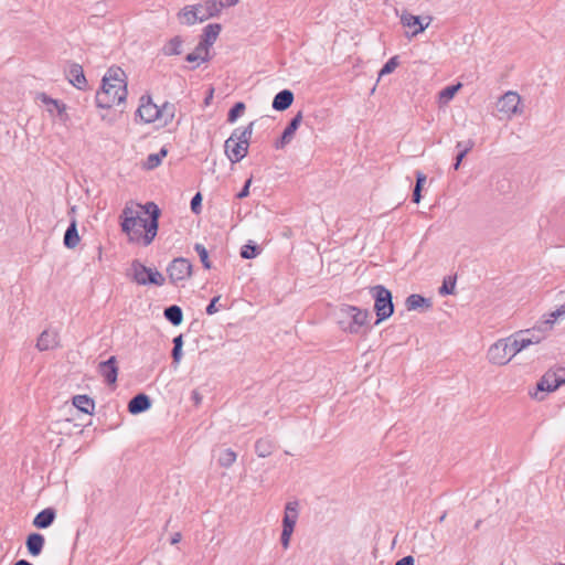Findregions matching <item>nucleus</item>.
Returning a JSON list of instances; mask_svg holds the SVG:
<instances>
[{
	"instance_id": "43",
	"label": "nucleus",
	"mask_w": 565,
	"mask_h": 565,
	"mask_svg": "<svg viewBox=\"0 0 565 565\" xmlns=\"http://www.w3.org/2000/svg\"><path fill=\"white\" fill-rule=\"evenodd\" d=\"M202 200H203V198H202L201 192H196L194 194V196L192 198L190 206H191V211L194 214H200L201 213V211H202Z\"/></svg>"
},
{
	"instance_id": "41",
	"label": "nucleus",
	"mask_w": 565,
	"mask_h": 565,
	"mask_svg": "<svg viewBox=\"0 0 565 565\" xmlns=\"http://www.w3.org/2000/svg\"><path fill=\"white\" fill-rule=\"evenodd\" d=\"M193 53L195 54V56H199V64L210 60V47L202 44L201 42L198 43Z\"/></svg>"
},
{
	"instance_id": "51",
	"label": "nucleus",
	"mask_w": 565,
	"mask_h": 565,
	"mask_svg": "<svg viewBox=\"0 0 565 565\" xmlns=\"http://www.w3.org/2000/svg\"><path fill=\"white\" fill-rule=\"evenodd\" d=\"M172 349L170 351V355H171V359H172V362H171V365H175L177 364V354H178V351H177V337L172 339Z\"/></svg>"
},
{
	"instance_id": "24",
	"label": "nucleus",
	"mask_w": 565,
	"mask_h": 565,
	"mask_svg": "<svg viewBox=\"0 0 565 565\" xmlns=\"http://www.w3.org/2000/svg\"><path fill=\"white\" fill-rule=\"evenodd\" d=\"M196 11L199 12V22H203L210 18L217 17L221 11L217 8L215 1L206 0L204 3L195 4Z\"/></svg>"
},
{
	"instance_id": "2",
	"label": "nucleus",
	"mask_w": 565,
	"mask_h": 565,
	"mask_svg": "<svg viewBox=\"0 0 565 565\" xmlns=\"http://www.w3.org/2000/svg\"><path fill=\"white\" fill-rule=\"evenodd\" d=\"M102 83V88L96 93L97 107L108 109L126 100L127 84L120 67H110Z\"/></svg>"
},
{
	"instance_id": "62",
	"label": "nucleus",
	"mask_w": 565,
	"mask_h": 565,
	"mask_svg": "<svg viewBox=\"0 0 565 565\" xmlns=\"http://www.w3.org/2000/svg\"><path fill=\"white\" fill-rule=\"evenodd\" d=\"M212 96H213V89H211L210 95H207V98H205V102L207 103L209 98H211Z\"/></svg>"
},
{
	"instance_id": "22",
	"label": "nucleus",
	"mask_w": 565,
	"mask_h": 565,
	"mask_svg": "<svg viewBox=\"0 0 565 565\" xmlns=\"http://www.w3.org/2000/svg\"><path fill=\"white\" fill-rule=\"evenodd\" d=\"M222 31V25L220 23H210L204 29L200 36V42L207 47H211L215 41L217 40L220 33Z\"/></svg>"
},
{
	"instance_id": "1",
	"label": "nucleus",
	"mask_w": 565,
	"mask_h": 565,
	"mask_svg": "<svg viewBox=\"0 0 565 565\" xmlns=\"http://www.w3.org/2000/svg\"><path fill=\"white\" fill-rule=\"evenodd\" d=\"M142 210L148 214V218L141 217L138 214L135 215L134 210L126 206L120 216L122 218L120 225L130 242L141 243L143 246H148L152 243L158 233L161 211L153 202H147L142 205Z\"/></svg>"
},
{
	"instance_id": "45",
	"label": "nucleus",
	"mask_w": 565,
	"mask_h": 565,
	"mask_svg": "<svg viewBox=\"0 0 565 565\" xmlns=\"http://www.w3.org/2000/svg\"><path fill=\"white\" fill-rule=\"evenodd\" d=\"M252 182H253V178L250 177V178H248V179L245 181V183H244L243 188H242V189H241V191L236 194V199H238V200H243V199H245V198H247V196L249 195V188H250Z\"/></svg>"
},
{
	"instance_id": "25",
	"label": "nucleus",
	"mask_w": 565,
	"mask_h": 565,
	"mask_svg": "<svg viewBox=\"0 0 565 565\" xmlns=\"http://www.w3.org/2000/svg\"><path fill=\"white\" fill-rule=\"evenodd\" d=\"M405 306L407 310H428L431 308L433 303L429 298H425L418 294H412L406 298Z\"/></svg>"
},
{
	"instance_id": "14",
	"label": "nucleus",
	"mask_w": 565,
	"mask_h": 565,
	"mask_svg": "<svg viewBox=\"0 0 565 565\" xmlns=\"http://www.w3.org/2000/svg\"><path fill=\"white\" fill-rule=\"evenodd\" d=\"M99 373L104 376L107 384H115L118 376V367L116 356L111 355L108 360L103 361L98 365Z\"/></svg>"
},
{
	"instance_id": "11",
	"label": "nucleus",
	"mask_w": 565,
	"mask_h": 565,
	"mask_svg": "<svg viewBox=\"0 0 565 565\" xmlns=\"http://www.w3.org/2000/svg\"><path fill=\"white\" fill-rule=\"evenodd\" d=\"M531 331L527 330H521L508 338H505V341L508 343V348L510 350V356H514L516 353H519L521 350L527 348L531 344L532 339H530Z\"/></svg>"
},
{
	"instance_id": "46",
	"label": "nucleus",
	"mask_w": 565,
	"mask_h": 565,
	"mask_svg": "<svg viewBox=\"0 0 565 565\" xmlns=\"http://www.w3.org/2000/svg\"><path fill=\"white\" fill-rule=\"evenodd\" d=\"M292 533H294L292 530L282 529L281 535H280V543H281L284 548H288L289 547L290 539H291Z\"/></svg>"
},
{
	"instance_id": "48",
	"label": "nucleus",
	"mask_w": 565,
	"mask_h": 565,
	"mask_svg": "<svg viewBox=\"0 0 565 565\" xmlns=\"http://www.w3.org/2000/svg\"><path fill=\"white\" fill-rule=\"evenodd\" d=\"M563 316H565V302L559 308H557L555 311H553L550 315V317L552 319L546 320L544 323L552 324L557 318L563 317Z\"/></svg>"
},
{
	"instance_id": "49",
	"label": "nucleus",
	"mask_w": 565,
	"mask_h": 565,
	"mask_svg": "<svg viewBox=\"0 0 565 565\" xmlns=\"http://www.w3.org/2000/svg\"><path fill=\"white\" fill-rule=\"evenodd\" d=\"M220 299L221 296H215L210 300V303L206 306L205 309L207 315H214L215 312H217L218 309L216 307V303L218 302Z\"/></svg>"
},
{
	"instance_id": "27",
	"label": "nucleus",
	"mask_w": 565,
	"mask_h": 565,
	"mask_svg": "<svg viewBox=\"0 0 565 565\" xmlns=\"http://www.w3.org/2000/svg\"><path fill=\"white\" fill-rule=\"evenodd\" d=\"M73 405L81 412L92 415L95 409V402L88 395H75L73 397Z\"/></svg>"
},
{
	"instance_id": "15",
	"label": "nucleus",
	"mask_w": 565,
	"mask_h": 565,
	"mask_svg": "<svg viewBox=\"0 0 565 565\" xmlns=\"http://www.w3.org/2000/svg\"><path fill=\"white\" fill-rule=\"evenodd\" d=\"M151 398L145 393H138L128 403V412L131 415H138L151 408Z\"/></svg>"
},
{
	"instance_id": "28",
	"label": "nucleus",
	"mask_w": 565,
	"mask_h": 565,
	"mask_svg": "<svg viewBox=\"0 0 565 565\" xmlns=\"http://www.w3.org/2000/svg\"><path fill=\"white\" fill-rule=\"evenodd\" d=\"M276 448V444L273 439L265 437L259 438L255 443V452L260 458H266L273 454Z\"/></svg>"
},
{
	"instance_id": "53",
	"label": "nucleus",
	"mask_w": 565,
	"mask_h": 565,
	"mask_svg": "<svg viewBox=\"0 0 565 565\" xmlns=\"http://www.w3.org/2000/svg\"><path fill=\"white\" fill-rule=\"evenodd\" d=\"M530 331H531L530 339H532L531 344L540 343L542 340V337L540 334H536L535 330H530Z\"/></svg>"
},
{
	"instance_id": "20",
	"label": "nucleus",
	"mask_w": 565,
	"mask_h": 565,
	"mask_svg": "<svg viewBox=\"0 0 565 565\" xmlns=\"http://www.w3.org/2000/svg\"><path fill=\"white\" fill-rule=\"evenodd\" d=\"M473 147H475V140H472V139L457 141L456 147H455L457 150V154L455 157V162L452 163V169L455 171L460 169L462 160L473 149Z\"/></svg>"
},
{
	"instance_id": "4",
	"label": "nucleus",
	"mask_w": 565,
	"mask_h": 565,
	"mask_svg": "<svg viewBox=\"0 0 565 565\" xmlns=\"http://www.w3.org/2000/svg\"><path fill=\"white\" fill-rule=\"evenodd\" d=\"M370 294L374 299V312L376 315L375 324L387 320L394 313L393 295L390 289L383 285L370 287Z\"/></svg>"
},
{
	"instance_id": "10",
	"label": "nucleus",
	"mask_w": 565,
	"mask_h": 565,
	"mask_svg": "<svg viewBox=\"0 0 565 565\" xmlns=\"http://www.w3.org/2000/svg\"><path fill=\"white\" fill-rule=\"evenodd\" d=\"M302 120L301 111L297 113L290 121L287 124L284 129L281 136L275 141L274 147L276 149H284L287 145H289L295 136V132L299 128Z\"/></svg>"
},
{
	"instance_id": "36",
	"label": "nucleus",
	"mask_w": 565,
	"mask_h": 565,
	"mask_svg": "<svg viewBox=\"0 0 565 565\" xmlns=\"http://www.w3.org/2000/svg\"><path fill=\"white\" fill-rule=\"evenodd\" d=\"M460 87L461 84L446 86L439 92V99L444 103L451 100Z\"/></svg>"
},
{
	"instance_id": "6",
	"label": "nucleus",
	"mask_w": 565,
	"mask_h": 565,
	"mask_svg": "<svg viewBox=\"0 0 565 565\" xmlns=\"http://www.w3.org/2000/svg\"><path fill=\"white\" fill-rule=\"evenodd\" d=\"M563 384H565V369L548 370L536 383V391L532 394V397L543 401L544 393L554 392Z\"/></svg>"
},
{
	"instance_id": "7",
	"label": "nucleus",
	"mask_w": 565,
	"mask_h": 565,
	"mask_svg": "<svg viewBox=\"0 0 565 565\" xmlns=\"http://www.w3.org/2000/svg\"><path fill=\"white\" fill-rule=\"evenodd\" d=\"M131 270L134 280L139 285L161 286L164 282V277L158 270L146 267L137 259L132 262Z\"/></svg>"
},
{
	"instance_id": "23",
	"label": "nucleus",
	"mask_w": 565,
	"mask_h": 565,
	"mask_svg": "<svg viewBox=\"0 0 565 565\" xmlns=\"http://www.w3.org/2000/svg\"><path fill=\"white\" fill-rule=\"evenodd\" d=\"M56 518V511L53 508H46L40 511L33 519V525L36 529H47Z\"/></svg>"
},
{
	"instance_id": "52",
	"label": "nucleus",
	"mask_w": 565,
	"mask_h": 565,
	"mask_svg": "<svg viewBox=\"0 0 565 565\" xmlns=\"http://www.w3.org/2000/svg\"><path fill=\"white\" fill-rule=\"evenodd\" d=\"M191 399H192L193 404L195 406H198L202 402V396H201V394L198 391L194 390L191 393Z\"/></svg>"
},
{
	"instance_id": "34",
	"label": "nucleus",
	"mask_w": 565,
	"mask_h": 565,
	"mask_svg": "<svg viewBox=\"0 0 565 565\" xmlns=\"http://www.w3.org/2000/svg\"><path fill=\"white\" fill-rule=\"evenodd\" d=\"M456 288V276H447L444 278L441 286L438 289L440 296L454 295Z\"/></svg>"
},
{
	"instance_id": "63",
	"label": "nucleus",
	"mask_w": 565,
	"mask_h": 565,
	"mask_svg": "<svg viewBox=\"0 0 565 565\" xmlns=\"http://www.w3.org/2000/svg\"><path fill=\"white\" fill-rule=\"evenodd\" d=\"M555 565H565V564H563V563H556Z\"/></svg>"
},
{
	"instance_id": "47",
	"label": "nucleus",
	"mask_w": 565,
	"mask_h": 565,
	"mask_svg": "<svg viewBox=\"0 0 565 565\" xmlns=\"http://www.w3.org/2000/svg\"><path fill=\"white\" fill-rule=\"evenodd\" d=\"M166 55L177 54V36L172 38L167 45L162 49Z\"/></svg>"
},
{
	"instance_id": "16",
	"label": "nucleus",
	"mask_w": 565,
	"mask_h": 565,
	"mask_svg": "<svg viewBox=\"0 0 565 565\" xmlns=\"http://www.w3.org/2000/svg\"><path fill=\"white\" fill-rule=\"evenodd\" d=\"M60 345V338L56 331L44 330L36 341V349L39 351L53 350Z\"/></svg>"
},
{
	"instance_id": "58",
	"label": "nucleus",
	"mask_w": 565,
	"mask_h": 565,
	"mask_svg": "<svg viewBox=\"0 0 565 565\" xmlns=\"http://www.w3.org/2000/svg\"><path fill=\"white\" fill-rule=\"evenodd\" d=\"M170 544L175 545L177 544V533L171 534L169 537Z\"/></svg>"
},
{
	"instance_id": "40",
	"label": "nucleus",
	"mask_w": 565,
	"mask_h": 565,
	"mask_svg": "<svg viewBox=\"0 0 565 565\" xmlns=\"http://www.w3.org/2000/svg\"><path fill=\"white\" fill-rule=\"evenodd\" d=\"M398 64H399V61H398L397 55L391 57L381 68L379 76L381 77V76L393 73L395 71V68L398 66Z\"/></svg>"
},
{
	"instance_id": "32",
	"label": "nucleus",
	"mask_w": 565,
	"mask_h": 565,
	"mask_svg": "<svg viewBox=\"0 0 565 565\" xmlns=\"http://www.w3.org/2000/svg\"><path fill=\"white\" fill-rule=\"evenodd\" d=\"M237 455L231 448L220 451L217 462L223 468H230L236 461Z\"/></svg>"
},
{
	"instance_id": "3",
	"label": "nucleus",
	"mask_w": 565,
	"mask_h": 565,
	"mask_svg": "<svg viewBox=\"0 0 565 565\" xmlns=\"http://www.w3.org/2000/svg\"><path fill=\"white\" fill-rule=\"evenodd\" d=\"M370 311L354 306L343 305L340 308L339 324L345 332L356 334L367 323Z\"/></svg>"
},
{
	"instance_id": "61",
	"label": "nucleus",
	"mask_w": 565,
	"mask_h": 565,
	"mask_svg": "<svg viewBox=\"0 0 565 565\" xmlns=\"http://www.w3.org/2000/svg\"><path fill=\"white\" fill-rule=\"evenodd\" d=\"M212 96H213V89H211L210 95H207V98H205V102L207 103L209 98H211Z\"/></svg>"
},
{
	"instance_id": "18",
	"label": "nucleus",
	"mask_w": 565,
	"mask_h": 565,
	"mask_svg": "<svg viewBox=\"0 0 565 565\" xmlns=\"http://www.w3.org/2000/svg\"><path fill=\"white\" fill-rule=\"evenodd\" d=\"M298 507L297 501H289L285 505V513L282 518V529L295 530L298 520Z\"/></svg>"
},
{
	"instance_id": "12",
	"label": "nucleus",
	"mask_w": 565,
	"mask_h": 565,
	"mask_svg": "<svg viewBox=\"0 0 565 565\" xmlns=\"http://www.w3.org/2000/svg\"><path fill=\"white\" fill-rule=\"evenodd\" d=\"M520 102L521 97L518 93L508 92L498 100L497 107L500 113L511 117L519 113Z\"/></svg>"
},
{
	"instance_id": "29",
	"label": "nucleus",
	"mask_w": 565,
	"mask_h": 565,
	"mask_svg": "<svg viewBox=\"0 0 565 565\" xmlns=\"http://www.w3.org/2000/svg\"><path fill=\"white\" fill-rule=\"evenodd\" d=\"M254 122H249L245 128H236L233 130L231 135V142L238 140L242 145L246 146L248 149L249 140L253 134Z\"/></svg>"
},
{
	"instance_id": "38",
	"label": "nucleus",
	"mask_w": 565,
	"mask_h": 565,
	"mask_svg": "<svg viewBox=\"0 0 565 565\" xmlns=\"http://www.w3.org/2000/svg\"><path fill=\"white\" fill-rule=\"evenodd\" d=\"M182 15L188 24H193L199 21V12L195 6L184 7L182 9Z\"/></svg>"
},
{
	"instance_id": "37",
	"label": "nucleus",
	"mask_w": 565,
	"mask_h": 565,
	"mask_svg": "<svg viewBox=\"0 0 565 565\" xmlns=\"http://www.w3.org/2000/svg\"><path fill=\"white\" fill-rule=\"evenodd\" d=\"M192 275V264L183 257H179V280Z\"/></svg>"
},
{
	"instance_id": "33",
	"label": "nucleus",
	"mask_w": 565,
	"mask_h": 565,
	"mask_svg": "<svg viewBox=\"0 0 565 565\" xmlns=\"http://www.w3.org/2000/svg\"><path fill=\"white\" fill-rule=\"evenodd\" d=\"M260 252L262 248L254 242L249 241L247 244L242 246L239 255L244 259H253L257 257Z\"/></svg>"
},
{
	"instance_id": "56",
	"label": "nucleus",
	"mask_w": 565,
	"mask_h": 565,
	"mask_svg": "<svg viewBox=\"0 0 565 565\" xmlns=\"http://www.w3.org/2000/svg\"><path fill=\"white\" fill-rule=\"evenodd\" d=\"M182 345H183L182 334H179V360L181 359V355H182Z\"/></svg>"
},
{
	"instance_id": "57",
	"label": "nucleus",
	"mask_w": 565,
	"mask_h": 565,
	"mask_svg": "<svg viewBox=\"0 0 565 565\" xmlns=\"http://www.w3.org/2000/svg\"><path fill=\"white\" fill-rule=\"evenodd\" d=\"M13 565H32V564L26 559H19Z\"/></svg>"
},
{
	"instance_id": "26",
	"label": "nucleus",
	"mask_w": 565,
	"mask_h": 565,
	"mask_svg": "<svg viewBox=\"0 0 565 565\" xmlns=\"http://www.w3.org/2000/svg\"><path fill=\"white\" fill-rule=\"evenodd\" d=\"M79 235L77 231V223L73 220L64 233L63 243L65 247L73 249L79 244Z\"/></svg>"
},
{
	"instance_id": "9",
	"label": "nucleus",
	"mask_w": 565,
	"mask_h": 565,
	"mask_svg": "<svg viewBox=\"0 0 565 565\" xmlns=\"http://www.w3.org/2000/svg\"><path fill=\"white\" fill-rule=\"evenodd\" d=\"M488 359L497 365H504L512 359L505 339L498 340L489 348Z\"/></svg>"
},
{
	"instance_id": "55",
	"label": "nucleus",
	"mask_w": 565,
	"mask_h": 565,
	"mask_svg": "<svg viewBox=\"0 0 565 565\" xmlns=\"http://www.w3.org/2000/svg\"><path fill=\"white\" fill-rule=\"evenodd\" d=\"M177 264V258H173L171 262H170V265L168 267V273H169V277L171 279V281H174V278H173V273H172V268L174 267V265Z\"/></svg>"
},
{
	"instance_id": "54",
	"label": "nucleus",
	"mask_w": 565,
	"mask_h": 565,
	"mask_svg": "<svg viewBox=\"0 0 565 565\" xmlns=\"http://www.w3.org/2000/svg\"><path fill=\"white\" fill-rule=\"evenodd\" d=\"M185 61L189 63H198L199 64V56H195V54L193 52H191L185 56Z\"/></svg>"
},
{
	"instance_id": "17",
	"label": "nucleus",
	"mask_w": 565,
	"mask_h": 565,
	"mask_svg": "<svg viewBox=\"0 0 565 565\" xmlns=\"http://www.w3.org/2000/svg\"><path fill=\"white\" fill-rule=\"evenodd\" d=\"M67 78L70 83L78 89H84L87 86V79L84 75L82 65L72 63L67 71Z\"/></svg>"
},
{
	"instance_id": "8",
	"label": "nucleus",
	"mask_w": 565,
	"mask_h": 565,
	"mask_svg": "<svg viewBox=\"0 0 565 565\" xmlns=\"http://www.w3.org/2000/svg\"><path fill=\"white\" fill-rule=\"evenodd\" d=\"M399 18L402 25L412 30L411 36H416L424 32L431 22V17L423 19L422 17L414 15L407 11H403Z\"/></svg>"
},
{
	"instance_id": "50",
	"label": "nucleus",
	"mask_w": 565,
	"mask_h": 565,
	"mask_svg": "<svg viewBox=\"0 0 565 565\" xmlns=\"http://www.w3.org/2000/svg\"><path fill=\"white\" fill-rule=\"evenodd\" d=\"M415 559L412 555H407L398 559L394 565H414Z\"/></svg>"
},
{
	"instance_id": "21",
	"label": "nucleus",
	"mask_w": 565,
	"mask_h": 565,
	"mask_svg": "<svg viewBox=\"0 0 565 565\" xmlns=\"http://www.w3.org/2000/svg\"><path fill=\"white\" fill-rule=\"evenodd\" d=\"M45 539L42 534L33 532L26 536L25 546L30 555L38 556L42 553Z\"/></svg>"
},
{
	"instance_id": "44",
	"label": "nucleus",
	"mask_w": 565,
	"mask_h": 565,
	"mask_svg": "<svg viewBox=\"0 0 565 565\" xmlns=\"http://www.w3.org/2000/svg\"><path fill=\"white\" fill-rule=\"evenodd\" d=\"M164 317L173 324L177 326V305H171L164 309Z\"/></svg>"
},
{
	"instance_id": "39",
	"label": "nucleus",
	"mask_w": 565,
	"mask_h": 565,
	"mask_svg": "<svg viewBox=\"0 0 565 565\" xmlns=\"http://www.w3.org/2000/svg\"><path fill=\"white\" fill-rule=\"evenodd\" d=\"M195 252L198 253L200 260L205 269H210L212 267L211 262L209 259V252L207 249L202 245L196 243L194 246Z\"/></svg>"
},
{
	"instance_id": "59",
	"label": "nucleus",
	"mask_w": 565,
	"mask_h": 565,
	"mask_svg": "<svg viewBox=\"0 0 565 565\" xmlns=\"http://www.w3.org/2000/svg\"><path fill=\"white\" fill-rule=\"evenodd\" d=\"M446 516H447V512H444V513L439 516V520H438V521H439L440 523H441V522H444V521H445V519H446Z\"/></svg>"
},
{
	"instance_id": "31",
	"label": "nucleus",
	"mask_w": 565,
	"mask_h": 565,
	"mask_svg": "<svg viewBox=\"0 0 565 565\" xmlns=\"http://www.w3.org/2000/svg\"><path fill=\"white\" fill-rule=\"evenodd\" d=\"M168 150L166 147L161 148V150L158 153H150L146 161L143 162L142 167L146 170H153L161 164L162 159L167 156Z\"/></svg>"
},
{
	"instance_id": "19",
	"label": "nucleus",
	"mask_w": 565,
	"mask_h": 565,
	"mask_svg": "<svg viewBox=\"0 0 565 565\" xmlns=\"http://www.w3.org/2000/svg\"><path fill=\"white\" fill-rule=\"evenodd\" d=\"M295 96L290 89H282L275 95L271 107L277 111H284L292 105Z\"/></svg>"
},
{
	"instance_id": "60",
	"label": "nucleus",
	"mask_w": 565,
	"mask_h": 565,
	"mask_svg": "<svg viewBox=\"0 0 565 565\" xmlns=\"http://www.w3.org/2000/svg\"><path fill=\"white\" fill-rule=\"evenodd\" d=\"M182 319H183L182 310L179 307V324L182 322Z\"/></svg>"
},
{
	"instance_id": "13",
	"label": "nucleus",
	"mask_w": 565,
	"mask_h": 565,
	"mask_svg": "<svg viewBox=\"0 0 565 565\" xmlns=\"http://www.w3.org/2000/svg\"><path fill=\"white\" fill-rule=\"evenodd\" d=\"M224 150L232 163L239 162L248 153L246 146L242 145L238 140L231 142V136L225 140Z\"/></svg>"
},
{
	"instance_id": "5",
	"label": "nucleus",
	"mask_w": 565,
	"mask_h": 565,
	"mask_svg": "<svg viewBox=\"0 0 565 565\" xmlns=\"http://www.w3.org/2000/svg\"><path fill=\"white\" fill-rule=\"evenodd\" d=\"M173 106H169L166 103L162 107L156 105L149 95H143L140 98V105L136 111V115L140 118L141 121L146 124L153 122L156 120H164L168 121L169 118L173 117V111H170Z\"/></svg>"
},
{
	"instance_id": "42",
	"label": "nucleus",
	"mask_w": 565,
	"mask_h": 565,
	"mask_svg": "<svg viewBox=\"0 0 565 565\" xmlns=\"http://www.w3.org/2000/svg\"><path fill=\"white\" fill-rule=\"evenodd\" d=\"M42 102L46 105H52L58 113L60 116L65 113L66 106L65 104L58 102L57 99H53L45 94H42Z\"/></svg>"
},
{
	"instance_id": "30",
	"label": "nucleus",
	"mask_w": 565,
	"mask_h": 565,
	"mask_svg": "<svg viewBox=\"0 0 565 565\" xmlns=\"http://www.w3.org/2000/svg\"><path fill=\"white\" fill-rule=\"evenodd\" d=\"M415 178H416V183H415V186L413 190L412 201L414 203H419L422 200V190L426 183L427 177L423 171L416 170Z\"/></svg>"
},
{
	"instance_id": "35",
	"label": "nucleus",
	"mask_w": 565,
	"mask_h": 565,
	"mask_svg": "<svg viewBox=\"0 0 565 565\" xmlns=\"http://www.w3.org/2000/svg\"><path fill=\"white\" fill-rule=\"evenodd\" d=\"M246 106L243 102L235 103L227 113V121L235 122L245 111Z\"/></svg>"
}]
</instances>
